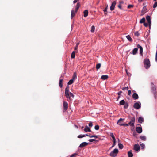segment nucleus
<instances>
[{"label":"nucleus","mask_w":157,"mask_h":157,"mask_svg":"<svg viewBox=\"0 0 157 157\" xmlns=\"http://www.w3.org/2000/svg\"><path fill=\"white\" fill-rule=\"evenodd\" d=\"M69 86L67 85L65 89V95L66 97L68 98V101H71L72 100L71 97L73 98L74 97V95L72 93L69 92Z\"/></svg>","instance_id":"nucleus-1"},{"label":"nucleus","mask_w":157,"mask_h":157,"mask_svg":"<svg viewBox=\"0 0 157 157\" xmlns=\"http://www.w3.org/2000/svg\"><path fill=\"white\" fill-rule=\"evenodd\" d=\"M144 64L145 68L146 69H148L150 67V62L149 59H146L144 60Z\"/></svg>","instance_id":"nucleus-2"},{"label":"nucleus","mask_w":157,"mask_h":157,"mask_svg":"<svg viewBox=\"0 0 157 157\" xmlns=\"http://www.w3.org/2000/svg\"><path fill=\"white\" fill-rule=\"evenodd\" d=\"M118 152V150L117 149H115L110 153V155L112 157H115L117 155Z\"/></svg>","instance_id":"nucleus-3"},{"label":"nucleus","mask_w":157,"mask_h":157,"mask_svg":"<svg viewBox=\"0 0 157 157\" xmlns=\"http://www.w3.org/2000/svg\"><path fill=\"white\" fill-rule=\"evenodd\" d=\"M135 122V118L134 117H133L131 119L130 121L128 124V125L132 127L133 128H134V123Z\"/></svg>","instance_id":"nucleus-4"},{"label":"nucleus","mask_w":157,"mask_h":157,"mask_svg":"<svg viewBox=\"0 0 157 157\" xmlns=\"http://www.w3.org/2000/svg\"><path fill=\"white\" fill-rule=\"evenodd\" d=\"M133 107L136 109H140L141 107L140 103L139 102L135 103L133 105Z\"/></svg>","instance_id":"nucleus-5"},{"label":"nucleus","mask_w":157,"mask_h":157,"mask_svg":"<svg viewBox=\"0 0 157 157\" xmlns=\"http://www.w3.org/2000/svg\"><path fill=\"white\" fill-rule=\"evenodd\" d=\"M63 112H65L67 110L68 108V103L64 101H63Z\"/></svg>","instance_id":"nucleus-6"},{"label":"nucleus","mask_w":157,"mask_h":157,"mask_svg":"<svg viewBox=\"0 0 157 157\" xmlns=\"http://www.w3.org/2000/svg\"><path fill=\"white\" fill-rule=\"evenodd\" d=\"M124 119L122 118H120L117 121V124L120 126H128V124H120V122L121 121H122Z\"/></svg>","instance_id":"nucleus-7"},{"label":"nucleus","mask_w":157,"mask_h":157,"mask_svg":"<svg viewBox=\"0 0 157 157\" xmlns=\"http://www.w3.org/2000/svg\"><path fill=\"white\" fill-rule=\"evenodd\" d=\"M146 19L149 25V28H150L151 25V22L150 16L148 15L146 17Z\"/></svg>","instance_id":"nucleus-8"},{"label":"nucleus","mask_w":157,"mask_h":157,"mask_svg":"<svg viewBox=\"0 0 157 157\" xmlns=\"http://www.w3.org/2000/svg\"><path fill=\"white\" fill-rule=\"evenodd\" d=\"M116 4V1L113 2L110 7V10L111 11H113L114 9L115 6Z\"/></svg>","instance_id":"nucleus-9"},{"label":"nucleus","mask_w":157,"mask_h":157,"mask_svg":"<svg viewBox=\"0 0 157 157\" xmlns=\"http://www.w3.org/2000/svg\"><path fill=\"white\" fill-rule=\"evenodd\" d=\"M151 86L152 90L153 93L155 94L156 93V87L153 84V83H151Z\"/></svg>","instance_id":"nucleus-10"},{"label":"nucleus","mask_w":157,"mask_h":157,"mask_svg":"<svg viewBox=\"0 0 157 157\" xmlns=\"http://www.w3.org/2000/svg\"><path fill=\"white\" fill-rule=\"evenodd\" d=\"M140 146L139 145L135 144L134 145V149L137 151H140Z\"/></svg>","instance_id":"nucleus-11"},{"label":"nucleus","mask_w":157,"mask_h":157,"mask_svg":"<svg viewBox=\"0 0 157 157\" xmlns=\"http://www.w3.org/2000/svg\"><path fill=\"white\" fill-rule=\"evenodd\" d=\"M136 130L138 133H140L142 132V128L139 127H137L136 128Z\"/></svg>","instance_id":"nucleus-12"},{"label":"nucleus","mask_w":157,"mask_h":157,"mask_svg":"<svg viewBox=\"0 0 157 157\" xmlns=\"http://www.w3.org/2000/svg\"><path fill=\"white\" fill-rule=\"evenodd\" d=\"M88 144V143L86 142L82 143L80 145L79 147L80 148H83L84 147L87 145Z\"/></svg>","instance_id":"nucleus-13"},{"label":"nucleus","mask_w":157,"mask_h":157,"mask_svg":"<svg viewBox=\"0 0 157 157\" xmlns=\"http://www.w3.org/2000/svg\"><path fill=\"white\" fill-rule=\"evenodd\" d=\"M132 98L135 99L136 100L138 98V96L136 93H133L132 95Z\"/></svg>","instance_id":"nucleus-14"},{"label":"nucleus","mask_w":157,"mask_h":157,"mask_svg":"<svg viewBox=\"0 0 157 157\" xmlns=\"http://www.w3.org/2000/svg\"><path fill=\"white\" fill-rule=\"evenodd\" d=\"M84 130L85 132H90L91 131V130L90 129V128L88 127L87 126H86L85 127V128L84 129Z\"/></svg>","instance_id":"nucleus-15"},{"label":"nucleus","mask_w":157,"mask_h":157,"mask_svg":"<svg viewBox=\"0 0 157 157\" xmlns=\"http://www.w3.org/2000/svg\"><path fill=\"white\" fill-rule=\"evenodd\" d=\"M144 119L142 117H139L138 118V121L140 123H142L144 121Z\"/></svg>","instance_id":"nucleus-16"},{"label":"nucleus","mask_w":157,"mask_h":157,"mask_svg":"<svg viewBox=\"0 0 157 157\" xmlns=\"http://www.w3.org/2000/svg\"><path fill=\"white\" fill-rule=\"evenodd\" d=\"M138 48H135L132 50V54L133 55H136L137 53Z\"/></svg>","instance_id":"nucleus-17"},{"label":"nucleus","mask_w":157,"mask_h":157,"mask_svg":"<svg viewBox=\"0 0 157 157\" xmlns=\"http://www.w3.org/2000/svg\"><path fill=\"white\" fill-rule=\"evenodd\" d=\"M76 13H75V11L74 10H72L71 12V18L72 19L73 17L75 16V14Z\"/></svg>","instance_id":"nucleus-18"},{"label":"nucleus","mask_w":157,"mask_h":157,"mask_svg":"<svg viewBox=\"0 0 157 157\" xmlns=\"http://www.w3.org/2000/svg\"><path fill=\"white\" fill-rule=\"evenodd\" d=\"M63 81V79H60L59 83V86L61 88H62L63 87V84H62Z\"/></svg>","instance_id":"nucleus-19"},{"label":"nucleus","mask_w":157,"mask_h":157,"mask_svg":"<svg viewBox=\"0 0 157 157\" xmlns=\"http://www.w3.org/2000/svg\"><path fill=\"white\" fill-rule=\"evenodd\" d=\"M108 77L107 75H103L101 76V79L105 80L107 79Z\"/></svg>","instance_id":"nucleus-20"},{"label":"nucleus","mask_w":157,"mask_h":157,"mask_svg":"<svg viewBox=\"0 0 157 157\" xmlns=\"http://www.w3.org/2000/svg\"><path fill=\"white\" fill-rule=\"evenodd\" d=\"M84 16L85 17H86L88 15V11L87 10H85L84 11Z\"/></svg>","instance_id":"nucleus-21"},{"label":"nucleus","mask_w":157,"mask_h":157,"mask_svg":"<svg viewBox=\"0 0 157 157\" xmlns=\"http://www.w3.org/2000/svg\"><path fill=\"white\" fill-rule=\"evenodd\" d=\"M128 157H132L133 156V154L132 153L131 151L128 152Z\"/></svg>","instance_id":"nucleus-22"},{"label":"nucleus","mask_w":157,"mask_h":157,"mask_svg":"<svg viewBox=\"0 0 157 157\" xmlns=\"http://www.w3.org/2000/svg\"><path fill=\"white\" fill-rule=\"evenodd\" d=\"M75 52L74 51L71 53V57L72 58H75Z\"/></svg>","instance_id":"nucleus-23"},{"label":"nucleus","mask_w":157,"mask_h":157,"mask_svg":"<svg viewBox=\"0 0 157 157\" xmlns=\"http://www.w3.org/2000/svg\"><path fill=\"white\" fill-rule=\"evenodd\" d=\"M118 146L119 148L122 149L123 148V145L121 143H118Z\"/></svg>","instance_id":"nucleus-24"},{"label":"nucleus","mask_w":157,"mask_h":157,"mask_svg":"<svg viewBox=\"0 0 157 157\" xmlns=\"http://www.w3.org/2000/svg\"><path fill=\"white\" fill-rule=\"evenodd\" d=\"M145 19L144 18H143L141 19L140 21V23H144L145 22Z\"/></svg>","instance_id":"nucleus-25"},{"label":"nucleus","mask_w":157,"mask_h":157,"mask_svg":"<svg viewBox=\"0 0 157 157\" xmlns=\"http://www.w3.org/2000/svg\"><path fill=\"white\" fill-rule=\"evenodd\" d=\"M76 77L77 75L76 73L75 72H74L73 75L72 79L74 80L76 79Z\"/></svg>","instance_id":"nucleus-26"},{"label":"nucleus","mask_w":157,"mask_h":157,"mask_svg":"<svg viewBox=\"0 0 157 157\" xmlns=\"http://www.w3.org/2000/svg\"><path fill=\"white\" fill-rule=\"evenodd\" d=\"M125 103V101L124 100L121 101L120 102V105H124Z\"/></svg>","instance_id":"nucleus-27"},{"label":"nucleus","mask_w":157,"mask_h":157,"mask_svg":"<svg viewBox=\"0 0 157 157\" xmlns=\"http://www.w3.org/2000/svg\"><path fill=\"white\" fill-rule=\"evenodd\" d=\"M140 138L143 141H145L146 140V137L144 136H141Z\"/></svg>","instance_id":"nucleus-28"},{"label":"nucleus","mask_w":157,"mask_h":157,"mask_svg":"<svg viewBox=\"0 0 157 157\" xmlns=\"http://www.w3.org/2000/svg\"><path fill=\"white\" fill-rule=\"evenodd\" d=\"M126 37L129 41H132V38H131L130 35H128Z\"/></svg>","instance_id":"nucleus-29"},{"label":"nucleus","mask_w":157,"mask_h":157,"mask_svg":"<svg viewBox=\"0 0 157 157\" xmlns=\"http://www.w3.org/2000/svg\"><path fill=\"white\" fill-rule=\"evenodd\" d=\"M95 29V26L94 25H93L91 26V32L92 33H93L94 32V30Z\"/></svg>","instance_id":"nucleus-30"},{"label":"nucleus","mask_w":157,"mask_h":157,"mask_svg":"<svg viewBox=\"0 0 157 157\" xmlns=\"http://www.w3.org/2000/svg\"><path fill=\"white\" fill-rule=\"evenodd\" d=\"M101 64L100 63H98L96 65V68L97 70L99 69L101 67Z\"/></svg>","instance_id":"nucleus-31"},{"label":"nucleus","mask_w":157,"mask_h":157,"mask_svg":"<svg viewBox=\"0 0 157 157\" xmlns=\"http://www.w3.org/2000/svg\"><path fill=\"white\" fill-rule=\"evenodd\" d=\"M74 80L72 79H71L68 82V85H71L73 83Z\"/></svg>","instance_id":"nucleus-32"},{"label":"nucleus","mask_w":157,"mask_h":157,"mask_svg":"<svg viewBox=\"0 0 157 157\" xmlns=\"http://www.w3.org/2000/svg\"><path fill=\"white\" fill-rule=\"evenodd\" d=\"M108 5H107L106 8L105 9L103 10V11L105 12V14H107V13H106L107 12V10L108 8Z\"/></svg>","instance_id":"nucleus-33"},{"label":"nucleus","mask_w":157,"mask_h":157,"mask_svg":"<svg viewBox=\"0 0 157 157\" xmlns=\"http://www.w3.org/2000/svg\"><path fill=\"white\" fill-rule=\"evenodd\" d=\"M110 136L112 138L113 140L116 139L113 134V133H110Z\"/></svg>","instance_id":"nucleus-34"},{"label":"nucleus","mask_w":157,"mask_h":157,"mask_svg":"<svg viewBox=\"0 0 157 157\" xmlns=\"http://www.w3.org/2000/svg\"><path fill=\"white\" fill-rule=\"evenodd\" d=\"M77 155V153H75L71 155L69 157H76Z\"/></svg>","instance_id":"nucleus-35"},{"label":"nucleus","mask_w":157,"mask_h":157,"mask_svg":"<svg viewBox=\"0 0 157 157\" xmlns=\"http://www.w3.org/2000/svg\"><path fill=\"white\" fill-rule=\"evenodd\" d=\"M79 43H77V44H76V46L75 47V48H74V49H75V50H77L78 48V45H79Z\"/></svg>","instance_id":"nucleus-36"},{"label":"nucleus","mask_w":157,"mask_h":157,"mask_svg":"<svg viewBox=\"0 0 157 157\" xmlns=\"http://www.w3.org/2000/svg\"><path fill=\"white\" fill-rule=\"evenodd\" d=\"M85 136V135H80L78 136V137L79 138H82L84 137Z\"/></svg>","instance_id":"nucleus-37"},{"label":"nucleus","mask_w":157,"mask_h":157,"mask_svg":"<svg viewBox=\"0 0 157 157\" xmlns=\"http://www.w3.org/2000/svg\"><path fill=\"white\" fill-rule=\"evenodd\" d=\"M116 144V139L113 140V146L111 147V148H112V147L114 146Z\"/></svg>","instance_id":"nucleus-38"},{"label":"nucleus","mask_w":157,"mask_h":157,"mask_svg":"<svg viewBox=\"0 0 157 157\" xmlns=\"http://www.w3.org/2000/svg\"><path fill=\"white\" fill-rule=\"evenodd\" d=\"M124 109H127L128 106V103H125L124 104Z\"/></svg>","instance_id":"nucleus-39"},{"label":"nucleus","mask_w":157,"mask_h":157,"mask_svg":"<svg viewBox=\"0 0 157 157\" xmlns=\"http://www.w3.org/2000/svg\"><path fill=\"white\" fill-rule=\"evenodd\" d=\"M94 128L96 130H98L99 128V127L98 125H96L95 126Z\"/></svg>","instance_id":"nucleus-40"},{"label":"nucleus","mask_w":157,"mask_h":157,"mask_svg":"<svg viewBox=\"0 0 157 157\" xmlns=\"http://www.w3.org/2000/svg\"><path fill=\"white\" fill-rule=\"evenodd\" d=\"M135 35L136 36H139V35H140V34L138 32V31H136V32L135 33Z\"/></svg>","instance_id":"nucleus-41"},{"label":"nucleus","mask_w":157,"mask_h":157,"mask_svg":"<svg viewBox=\"0 0 157 157\" xmlns=\"http://www.w3.org/2000/svg\"><path fill=\"white\" fill-rule=\"evenodd\" d=\"M140 145L141 146V149H144V148L145 145L143 143H142V144H140Z\"/></svg>","instance_id":"nucleus-42"},{"label":"nucleus","mask_w":157,"mask_h":157,"mask_svg":"<svg viewBox=\"0 0 157 157\" xmlns=\"http://www.w3.org/2000/svg\"><path fill=\"white\" fill-rule=\"evenodd\" d=\"M89 137L90 138L94 137L95 138H98V136H96V135H92V136H89Z\"/></svg>","instance_id":"nucleus-43"},{"label":"nucleus","mask_w":157,"mask_h":157,"mask_svg":"<svg viewBox=\"0 0 157 157\" xmlns=\"http://www.w3.org/2000/svg\"><path fill=\"white\" fill-rule=\"evenodd\" d=\"M157 6V2H156L153 5V7L154 8H156Z\"/></svg>","instance_id":"nucleus-44"},{"label":"nucleus","mask_w":157,"mask_h":157,"mask_svg":"<svg viewBox=\"0 0 157 157\" xmlns=\"http://www.w3.org/2000/svg\"><path fill=\"white\" fill-rule=\"evenodd\" d=\"M80 4L79 2H78L76 5V6L77 7H78V8H79V7H80Z\"/></svg>","instance_id":"nucleus-45"},{"label":"nucleus","mask_w":157,"mask_h":157,"mask_svg":"<svg viewBox=\"0 0 157 157\" xmlns=\"http://www.w3.org/2000/svg\"><path fill=\"white\" fill-rule=\"evenodd\" d=\"M133 5H128L127 7L128 8H132V7H133Z\"/></svg>","instance_id":"nucleus-46"},{"label":"nucleus","mask_w":157,"mask_h":157,"mask_svg":"<svg viewBox=\"0 0 157 157\" xmlns=\"http://www.w3.org/2000/svg\"><path fill=\"white\" fill-rule=\"evenodd\" d=\"M128 87H124L122 88V90H128Z\"/></svg>","instance_id":"nucleus-47"},{"label":"nucleus","mask_w":157,"mask_h":157,"mask_svg":"<svg viewBox=\"0 0 157 157\" xmlns=\"http://www.w3.org/2000/svg\"><path fill=\"white\" fill-rule=\"evenodd\" d=\"M96 140L94 139H90L89 140V141L90 142H92L94 141H95Z\"/></svg>","instance_id":"nucleus-48"},{"label":"nucleus","mask_w":157,"mask_h":157,"mask_svg":"<svg viewBox=\"0 0 157 157\" xmlns=\"http://www.w3.org/2000/svg\"><path fill=\"white\" fill-rule=\"evenodd\" d=\"M137 47L138 48H140V49H142V48H143L141 46H140V44H138L137 45Z\"/></svg>","instance_id":"nucleus-49"},{"label":"nucleus","mask_w":157,"mask_h":157,"mask_svg":"<svg viewBox=\"0 0 157 157\" xmlns=\"http://www.w3.org/2000/svg\"><path fill=\"white\" fill-rule=\"evenodd\" d=\"M140 54L141 55H142V53H143V48H142V49H140Z\"/></svg>","instance_id":"nucleus-50"},{"label":"nucleus","mask_w":157,"mask_h":157,"mask_svg":"<svg viewBox=\"0 0 157 157\" xmlns=\"http://www.w3.org/2000/svg\"><path fill=\"white\" fill-rule=\"evenodd\" d=\"M144 26L147 27L148 26V24H147V23L144 22Z\"/></svg>","instance_id":"nucleus-51"},{"label":"nucleus","mask_w":157,"mask_h":157,"mask_svg":"<svg viewBox=\"0 0 157 157\" xmlns=\"http://www.w3.org/2000/svg\"><path fill=\"white\" fill-rule=\"evenodd\" d=\"M89 126L90 127H92L93 126V124L91 122H90L89 124Z\"/></svg>","instance_id":"nucleus-52"},{"label":"nucleus","mask_w":157,"mask_h":157,"mask_svg":"<svg viewBox=\"0 0 157 157\" xmlns=\"http://www.w3.org/2000/svg\"><path fill=\"white\" fill-rule=\"evenodd\" d=\"M131 93V91L130 90H129L128 91V95H130Z\"/></svg>","instance_id":"nucleus-53"},{"label":"nucleus","mask_w":157,"mask_h":157,"mask_svg":"<svg viewBox=\"0 0 157 157\" xmlns=\"http://www.w3.org/2000/svg\"><path fill=\"white\" fill-rule=\"evenodd\" d=\"M122 91H119V92L118 93V95L119 96H120L121 94L122 93Z\"/></svg>","instance_id":"nucleus-54"},{"label":"nucleus","mask_w":157,"mask_h":157,"mask_svg":"<svg viewBox=\"0 0 157 157\" xmlns=\"http://www.w3.org/2000/svg\"><path fill=\"white\" fill-rule=\"evenodd\" d=\"M155 60L156 61H157V52L156 53Z\"/></svg>","instance_id":"nucleus-55"},{"label":"nucleus","mask_w":157,"mask_h":157,"mask_svg":"<svg viewBox=\"0 0 157 157\" xmlns=\"http://www.w3.org/2000/svg\"><path fill=\"white\" fill-rule=\"evenodd\" d=\"M118 6L119 8L121 9H122L121 5L120 4L118 5Z\"/></svg>","instance_id":"nucleus-56"},{"label":"nucleus","mask_w":157,"mask_h":157,"mask_svg":"<svg viewBox=\"0 0 157 157\" xmlns=\"http://www.w3.org/2000/svg\"><path fill=\"white\" fill-rule=\"evenodd\" d=\"M78 0H74V1H73V3H76V2H77L78 1Z\"/></svg>","instance_id":"nucleus-57"},{"label":"nucleus","mask_w":157,"mask_h":157,"mask_svg":"<svg viewBox=\"0 0 157 157\" xmlns=\"http://www.w3.org/2000/svg\"><path fill=\"white\" fill-rule=\"evenodd\" d=\"M75 13H77V11L78 10V9L75 8Z\"/></svg>","instance_id":"nucleus-58"},{"label":"nucleus","mask_w":157,"mask_h":157,"mask_svg":"<svg viewBox=\"0 0 157 157\" xmlns=\"http://www.w3.org/2000/svg\"><path fill=\"white\" fill-rule=\"evenodd\" d=\"M123 1L120 2V4H123Z\"/></svg>","instance_id":"nucleus-59"},{"label":"nucleus","mask_w":157,"mask_h":157,"mask_svg":"<svg viewBox=\"0 0 157 157\" xmlns=\"http://www.w3.org/2000/svg\"><path fill=\"white\" fill-rule=\"evenodd\" d=\"M85 136H89H89H90V135H88V134H85Z\"/></svg>","instance_id":"nucleus-60"},{"label":"nucleus","mask_w":157,"mask_h":157,"mask_svg":"<svg viewBox=\"0 0 157 157\" xmlns=\"http://www.w3.org/2000/svg\"><path fill=\"white\" fill-rule=\"evenodd\" d=\"M120 97V96H119L117 98V100H118Z\"/></svg>","instance_id":"nucleus-61"},{"label":"nucleus","mask_w":157,"mask_h":157,"mask_svg":"<svg viewBox=\"0 0 157 157\" xmlns=\"http://www.w3.org/2000/svg\"><path fill=\"white\" fill-rule=\"evenodd\" d=\"M143 0H138V1L139 2H141Z\"/></svg>","instance_id":"nucleus-62"},{"label":"nucleus","mask_w":157,"mask_h":157,"mask_svg":"<svg viewBox=\"0 0 157 157\" xmlns=\"http://www.w3.org/2000/svg\"><path fill=\"white\" fill-rule=\"evenodd\" d=\"M76 8V9H78H78H79V8H78V7H77L76 6V8Z\"/></svg>","instance_id":"nucleus-63"},{"label":"nucleus","mask_w":157,"mask_h":157,"mask_svg":"<svg viewBox=\"0 0 157 157\" xmlns=\"http://www.w3.org/2000/svg\"><path fill=\"white\" fill-rule=\"evenodd\" d=\"M83 128H84L83 126H82V128H81L82 129Z\"/></svg>","instance_id":"nucleus-64"}]
</instances>
